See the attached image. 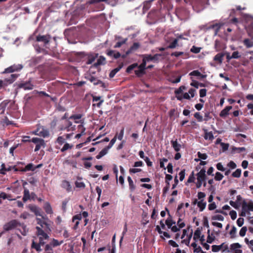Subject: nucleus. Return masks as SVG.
I'll return each mask as SVG.
<instances>
[{
	"mask_svg": "<svg viewBox=\"0 0 253 253\" xmlns=\"http://www.w3.org/2000/svg\"><path fill=\"white\" fill-rule=\"evenodd\" d=\"M31 248L35 249L38 252H40L42 251L40 246V244L36 243L34 240L32 242Z\"/></svg>",
	"mask_w": 253,
	"mask_h": 253,
	"instance_id": "nucleus-37",
	"label": "nucleus"
},
{
	"mask_svg": "<svg viewBox=\"0 0 253 253\" xmlns=\"http://www.w3.org/2000/svg\"><path fill=\"white\" fill-rule=\"evenodd\" d=\"M33 133L43 138L48 137L49 135V132L48 130L43 127L38 128Z\"/></svg>",
	"mask_w": 253,
	"mask_h": 253,
	"instance_id": "nucleus-4",
	"label": "nucleus"
},
{
	"mask_svg": "<svg viewBox=\"0 0 253 253\" xmlns=\"http://www.w3.org/2000/svg\"><path fill=\"white\" fill-rule=\"evenodd\" d=\"M224 219V217L220 214L215 215L211 217V219L213 220H217L219 221H223Z\"/></svg>",
	"mask_w": 253,
	"mask_h": 253,
	"instance_id": "nucleus-55",
	"label": "nucleus"
},
{
	"mask_svg": "<svg viewBox=\"0 0 253 253\" xmlns=\"http://www.w3.org/2000/svg\"><path fill=\"white\" fill-rule=\"evenodd\" d=\"M140 46V44L138 42H134L132 46H130L129 49L126 52V54L128 55L132 51L136 50Z\"/></svg>",
	"mask_w": 253,
	"mask_h": 253,
	"instance_id": "nucleus-19",
	"label": "nucleus"
},
{
	"mask_svg": "<svg viewBox=\"0 0 253 253\" xmlns=\"http://www.w3.org/2000/svg\"><path fill=\"white\" fill-rule=\"evenodd\" d=\"M242 210L245 211H253V202L250 201L247 203L246 201H244L242 203Z\"/></svg>",
	"mask_w": 253,
	"mask_h": 253,
	"instance_id": "nucleus-9",
	"label": "nucleus"
},
{
	"mask_svg": "<svg viewBox=\"0 0 253 253\" xmlns=\"http://www.w3.org/2000/svg\"><path fill=\"white\" fill-rule=\"evenodd\" d=\"M224 56V54L223 53H218L214 57L213 60L221 64L222 62Z\"/></svg>",
	"mask_w": 253,
	"mask_h": 253,
	"instance_id": "nucleus-25",
	"label": "nucleus"
},
{
	"mask_svg": "<svg viewBox=\"0 0 253 253\" xmlns=\"http://www.w3.org/2000/svg\"><path fill=\"white\" fill-rule=\"evenodd\" d=\"M19 76V74H11L9 77L6 78L4 80V81L5 83V84H6L7 86L9 84H12L14 81H16Z\"/></svg>",
	"mask_w": 253,
	"mask_h": 253,
	"instance_id": "nucleus-8",
	"label": "nucleus"
},
{
	"mask_svg": "<svg viewBox=\"0 0 253 253\" xmlns=\"http://www.w3.org/2000/svg\"><path fill=\"white\" fill-rule=\"evenodd\" d=\"M30 210L31 211L34 212L36 215H39L42 217L43 219H45L44 216L42 214L41 209L36 206H32L30 207Z\"/></svg>",
	"mask_w": 253,
	"mask_h": 253,
	"instance_id": "nucleus-11",
	"label": "nucleus"
},
{
	"mask_svg": "<svg viewBox=\"0 0 253 253\" xmlns=\"http://www.w3.org/2000/svg\"><path fill=\"white\" fill-rule=\"evenodd\" d=\"M100 98H101L100 96H93L92 100H93V102H94V101L96 102V101H98L100 100V101L96 104V105H97V106L98 107H100V106L101 105L102 103L104 101L103 100H100Z\"/></svg>",
	"mask_w": 253,
	"mask_h": 253,
	"instance_id": "nucleus-44",
	"label": "nucleus"
},
{
	"mask_svg": "<svg viewBox=\"0 0 253 253\" xmlns=\"http://www.w3.org/2000/svg\"><path fill=\"white\" fill-rule=\"evenodd\" d=\"M72 125V123L69 120H66L64 121V124L60 125L59 126V130H67V131H69L71 130L70 128L71 126Z\"/></svg>",
	"mask_w": 253,
	"mask_h": 253,
	"instance_id": "nucleus-6",
	"label": "nucleus"
},
{
	"mask_svg": "<svg viewBox=\"0 0 253 253\" xmlns=\"http://www.w3.org/2000/svg\"><path fill=\"white\" fill-rule=\"evenodd\" d=\"M127 39H125L123 40L122 41L118 42L116 44L114 45V48H119L121 47L123 44H125L127 41Z\"/></svg>",
	"mask_w": 253,
	"mask_h": 253,
	"instance_id": "nucleus-63",
	"label": "nucleus"
},
{
	"mask_svg": "<svg viewBox=\"0 0 253 253\" xmlns=\"http://www.w3.org/2000/svg\"><path fill=\"white\" fill-rule=\"evenodd\" d=\"M178 45V39H174V41L171 42L169 45L168 46V48L172 49L174 48Z\"/></svg>",
	"mask_w": 253,
	"mask_h": 253,
	"instance_id": "nucleus-51",
	"label": "nucleus"
},
{
	"mask_svg": "<svg viewBox=\"0 0 253 253\" xmlns=\"http://www.w3.org/2000/svg\"><path fill=\"white\" fill-rule=\"evenodd\" d=\"M236 233H237V229L234 226H233L231 230L229 232L230 238L231 239L235 238L237 237Z\"/></svg>",
	"mask_w": 253,
	"mask_h": 253,
	"instance_id": "nucleus-36",
	"label": "nucleus"
},
{
	"mask_svg": "<svg viewBox=\"0 0 253 253\" xmlns=\"http://www.w3.org/2000/svg\"><path fill=\"white\" fill-rule=\"evenodd\" d=\"M142 61H145L146 64V62L153 61L152 55H151V54L143 55Z\"/></svg>",
	"mask_w": 253,
	"mask_h": 253,
	"instance_id": "nucleus-48",
	"label": "nucleus"
},
{
	"mask_svg": "<svg viewBox=\"0 0 253 253\" xmlns=\"http://www.w3.org/2000/svg\"><path fill=\"white\" fill-rule=\"evenodd\" d=\"M214 240L215 237L213 236V233H211V235H208L207 242L209 244H211Z\"/></svg>",
	"mask_w": 253,
	"mask_h": 253,
	"instance_id": "nucleus-53",
	"label": "nucleus"
},
{
	"mask_svg": "<svg viewBox=\"0 0 253 253\" xmlns=\"http://www.w3.org/2000/svg\"><path fill=\"white\" fill-rule=\"evenodd\" d=\"M243 42L247 48H250L253 46V41L249 39H244Z\"/></svg>",
	"mask_w": 253,
	"mask_h": 253,
	"instance_id": "nucleus-31",
	"label": "nucleus"
},
{
	"mask_svg": "<svg viewBox=\"0 0 253 253\" xmlns=\"http://www.w3.org/2000/svg\"><path fill=\"white\" fill-rule=\"evenodd\" d=\"M170 143L172 147L176 152H179L180 150L181 145L177 142V139L175 140H171Z\"/></svg>",
	"mask_w": 253,
	"mask_h": 253,
	"instance_id": "nucleus-16",
	"label": "nucleus"
},
{
	"mask_svg": "<svg viewBox=\"0 0 253 253\" xmlns=\"http://www.w3.org/2000/svg\"><path fill=\"white\" fill-rule=\"evenodd\" d=\"M6 168L5 167V165L4 163H2L1 165V169H0V174L5 175L6 174Z\"/></svg>",
	"mask_w": 253,
	"mask_h": 253,
	"instance_id": "nucleus-64",
	"label": "nucleus"
},
{
	"mask_svg": "<svg viewBox=\"0 0 253 253\" xmlns=\"http://www.w3.org/2000/svg\"><path fill=\"white\" fill-rule=\"evenodd\" d=\"M224 243L221 244L220 245H212L211 246V250L213 252H219L222 248V247L224 246Z\"/></svg>",
	"mask_w": 253,
	"mask_h": 253,
	"instance_id": "nucleus-38",
	"label": "nucleus"
},
{
	"mask_svg": "<svg viewBox=\"0 0 253 253\" xmlns=\"http://www.w3.org/2000/svg\"><path fill=\"white\" fill-rule=\"evenodd\" d=\"M248 229H247V227L246 226H244L243 227L240 232H239V235L241 237H244L246 235V232L247 231Z\"/></svg>",
	"mask_w": 253,
	"mask_h": 253,
	"instance_id": "nucleus-62",
	"label": "nucleus"
},
{
	"mask_svg": "<svg viewBox=\"0 0 253 253\" xmlns=\"http://www.w3.org/2000/svg\"><path fill=\"white\" fill-rule=\"evenodd\" d=\"M18 226L22 228V229H19L22 235L23 236L26 235L28 231V229H27L26 225L23 223H21L20 222V224H18Z\"/></svg>",
	"mask_w": 253,
	"mask_h": 253,
	"instance_id": "nucleus-24",
	"label": "nucleus"
},
{
	"mask_svg": "<svg viewBox=\"0 0 253 253\" xmlns=\"http://www.w3.org/2000/svg\"><path fill=\"white\" fill-rule=\"evenodd\" d=\"M127 181L130 191H133L135 189V186L133 183V180L130 176L127 177Z\"/></svg>",
	"mask_w": 253,
	"mask_h": 253,
	"instance_id": "nucleus-32",
	"label": "nucleus"
},
{
	"mask_svg": "<svg viewBox=\"0 0 253 253\" xmlns=\"http://www.w3.org/2000/svg\"><path fill=\"white\" fill-rule=\"evenodd\" d=\"M63 243V241H58L57 240L53 238L48 244L52 248H55L61 245Z\"/></svg>",
	"mask_w": 253,
	"mask_h": 253,
	"instance_id": "nucleus-23",
	"label": "nucleus"
},
{
	"mask_svg": "<svg viewBox=\"0 0 253 253\" xmlns=\"http://www.w3.org/2000/svg\"><path fill=\"white\" fill-rule=\"evenodd\" d=\"M123 63H121L118 67L112 70L109 74L110 78H113L117 73H118L123 67Z\"/></svg>",
	"mask_w": 253,
	"mask_h": 253,
	"instance_id": "nucleus-18",
	"label": "nucleus"
},
{
	"mask_svg": "<svg viewBox=\"0 0 253 253\" xmlns=\"http://www.w3.org/2000/svg\"><path fill=\"white\" fill-rule=\"evenodd\" d=\"M30 198V195L29 191L27 188H24V195L22 198V200L24 202H26L27 201L29 200Z\"/></svg>",
	"mask_w": 253,
	"mask_h": 253,
	"instance_id": "nucleus-29",
	"label": "nucleus"
},
{
	"mask_svg": "<svg viewBox=\"0 0 253 253\" xmlns=\"http://www.w3.org/2000/svg\"><path fill=\"white\" fill-rule=\"evenodd\" d=\"M241 248V245L238 243H233L230 245L231 250L234 251H235L237 250H238L239 249H240Z\"/></svg>",
	"mask_w": 253,
	"mask_h": 253,
	"instance_id": "nucleus-43",
	"label": "nucleus"
},
{
	"mask_svg": "<svg viewBox=\"0 0 253 253\" xmlns=\"http://www.w3.org/2000/svg\"><path fill=\"white\" fill-rule=\"evenodd\" d=\"M223 175L219 172H216L214 177V179L216 181H220L222 179Z\"/></svg>",
	"mask_w": 253,
	"mask_h": 253,
	"instance_id": "nucleus-60",
	"label": "nucleus"
},
{
	"mask_svg": "<svg viewBox=\"0 0 253 253\" xmlns=\"http://www.w3.org/2000/svg\"><path fill=\"white\" fill-rule=\"evenodd\" d=\"M201 234V230L199 228H198L195 230V231L194 232L193 239L195 241H197V240L199 238H200V237H201L200 236Z\"/></svg>",
	"mask_w": 253,
	"mask_h": 253,
	"instance_id": "nucleus-42",
	"label": "nucleus"
},
{
	"mask_svg": "<svg viewBox=\"0 0 253 253\" xmlns=\"http://www.w3.org/2000/svg\"><path fill=\"white\" fill-rule=\"evenodd\" d=\"M10 67L12 69V70L14 72L20 71L23 68V66L21 64H14L10 66Z\"/></svg>",
	"mask_w": 253,
	"mask_h": 253,
	"instance_id": "nucleus-41",
	"label": "nucleus"
},
{
	"mask_svg": "<svg viewBox=\"0 0 253 253\" xmlns=\"http://www.w3.org/2000/svg\"><path fill=\"white\" fill-rule=\"evenodd\" d=\"M36 229L38 235L42 236L45 239H47L49 238L48 235L40 227L37 226Z\"/></svg>",
	"mask_w": 253,
	"mask_h": 253,
	"instance_id": "nucleus-20",
	"label": "nucleus"
},
{
	"mask_svg": "<svg viewBox=\"0 0 253 253\" xmlns=\"http://www.w3.org/2000/svg\"><path fill=\"white\" fill-rule=\"evenodd\" d=\"M106 54L110 57H113L115 59H118L121 56V54L119 52H116L113 50H108L106 52Z\"/></svg>",
	"mask_w": 253,
	"mask_h": 253,
	"instance_id": "nucleus-14",
	"label": "nucleus"
},
{
	"mask_svg": "<svg viewBox=\"0 0 253 253\" xmlns=\"http://www.w3.org/2000/svg\"><path fill=\"white\" fill-rule=\"evenodd\" d=\"M62 188L66 189L67 191L70 192L72 190V186L70 182L67 180H63L61 184Z\"/></svg>",
	"mask_w": 253,
	"mask_h": 253,
	"instance_id": "nucleus-22",
	"label": "nucleus"
},
{
	"mask_svg": "<svg viewBox=\"0 0 253 253\" xmlns=\"http://www.w3.org/2000/svg\"><path fill=\"white\" fill-rule=\"evenodd\" d=\"M37 223L39 224L43 228L44 226L47 228H49V224L45 221L42 220L41 219L37 218Z\"/></svg>",
	"mask_w": 253,
	"mask_h": 253,
	"instance_id": "nucleus-34",
	"label": "nucleus"
},
{
	"mask_svg": "<svg viewBox=\"0 0 253 253\" xmlns=\"http://www.w3.org/2000/svg\"><path fill=\"white\" fill-rule=\"evenodd\" d=\"M43 209L47 214H51L53 213V211L50 204L48 202H45L43 206Z\"/></svg>",
	"mask_w": 253,
	"mask_h": 253,
	"instance_id": "nucleus-21",
	"label": "nucleus"
},
{
	"mask_svg": "<svg viewBox=\"0 0 253 253\" xmlns=\"http://www.w3.org/2000/svg\"><path fill=\"white\" fill-rule=\"evenodd\" d=\"M44 253H54L53 248L49 244H46L44 248Z\"/></svg>",
	"mask_w": 253,
	"mask_h": 253,
	"instance_id": "nucleus-49",
	"label": "nucleus"
},
{
	"mask_svg": "<svg viewBox=\"0 0 253 253\" xmlns=\"http://www.w3.org/2000/svg\"><path fill=\"white\" fill-rule=\"evenodd\" d=\"M138 64L137 63L132 64L129 66L127 67L126 70V72L127 73H130L132 70H133L135 68L137 67Z\"/></svg>",
	"mask_w": 253,
	"mask_h": 253,
	"instance_id": "nucleus-52",
	"label": "nucleus"
},
{
	"mask_svg": "<svg viewBox=\"0 0 253 253\" xmlns=\"http://www.w3.org/2000/svg\"><path fill=\"white\" fill-rule=\"evenodd\" d=\"M194 116L199 122H201L203 121V117L200 115L199 112L195 113L194 115Z\"/></svg>",
	"mask_w": 253,
	"mask_h": 253,
	"instance_id": "nucleus-61",
	"label": "nucleus"
},
{
	"mask_svg": "<svg viewBox=\"0 0 253 253\" xmlns=\"http://www.w3.org/2000/svg\"><path fill=\"white\" fill-rule=\"evenodd\" d=\"M35 170V168H34V165L32 163H30L28 164L25 168L22 169L21 170V171H34Z\"/></svg>",
	"mask_w": 253,
	"mask_h": 253,
	"instance_id": "nucleus-30",
	"label": "nucleus"
},
{
	"mask_svg": "<svg viewBox=\"0 0 253 253\" xmlns=\"http://www.w3.org/2000/svg\"><path fill=\"white\" fill-rule=\"evenodd\" d=\"M190 76L199 77L203 79L206 77V75L202 74L198 70H194L189 73Z\"/></svg>",
	"mask_w": 253,
	"mask_h": 253,
	"instance_id": "nucleus-27",
	"label": "nucleus"
},
{
	"mask_svg": "<svg viewBox=\"0 0 253 253\" xmlns=\"http://www.w3.org/2000/svg\"><path fill=\"white\" fill-rule=\"evenodd\" d=\"M201 49V47H197L193 45L190 49V51L194 53H198L200 52Z\"/></svg>",
	"mask_w": 253,
	"mask_h": 253,
	"instance_id": "nucleus-56",
	"label": "nucleus"
},
{
	"mask_svg": "<svg viewBox=\"0 0 253 253\" xmlns=\"http://www.w3.org/2000/svg\"><path fill=\"white\" fill-rule=\"evenodd\" d=\"M1 124H2L3 126L4 125H9L12 124V122L10 121H9L8 118L6 116H5L3 118H2L0 121Z\"/></svg>",
	"mask_w": 253,
	"mask_h": 253,
	"instance_id": "nucleus-40",
	"label": "nucleus"
},
{
	"mask_svg": "<svg viewBox=\"0 0 253 253\" xmlns=\"http://www.w3.org/2000/svg\"><path fill=\"white\" fill-rule=\"evenodd\" d=\"M206 169L204 168H202L200 171L197 174V179L198 181L204 182L207 178L206 174Z\"/></svg>",
	"mask_w": 253,
	"mask_h": 253,
	"instance_id": "nucleus-10",
	"label": "nucleus"
},
{
	"mask_svg": "<svg viewBox=\"0 0 253 253\" xmlns=\"http://www.w3.org/2000/svg\"><path fill=\"white\" fill-rule=\"evenodd\" d=\"M206 204V202H204L203 200L198 202V207L199 208L200 211H202L205 209Z\"/></svg>",
	"mask_w": 253,
	"mask_h": 253,
	"instance_id": "nucleus-39",
	"label": "nucleus"
},
{
	"mask_svg": "<svg viewBox=\"0 0 253 253\" xmlns=\"http://www.w3.org/2000/svg\"><path fill=\"white\" fill-rule=\"evenodd\" d=\"M50 36L48 35H38L36 37V41L37 42H43L45 45L48 43L50 40Z\"/></svg>",
	"mask_w": 253,
	"mask_h": 253,
	"instance_id": "nucleus-7",
	"label": "nucleus"
},
{
	"mask_svg": "<svg viewBox=\"0 0 253 253\" xmlns=\"http://www.w3.org/2000/svg\"><path fill=\"white\" fill-rule=\"evenodd\" d=\"M152 1H153V0H149V1H146L144 2L143 8V10H147L148 9H149V8L150 7L151 2Z\"/></svg>",
	"mask_w": 253,
	"mask_h": 253,
	"instance_id": "nucleus-58",
	"label": "nucleus"
},
{
	"mask_svg": "<svg viewBox=\"0 0 253 253\" xmlns=\"http://www.w3.org/2000/svg\"><path fill=\"white\" fill-rule=\"evenodd\" d=\"M98 54L96 53H92L89 54L87 55V61L86 63L87 64H92L95 60V59L97 57Z\"/></svg>",
	"mask_w": 253,
	"mask_h": 253,
	"instance_id": "nucleus-15",
	"label": "nucleus"
},
{
	"mask_svg": "<svg viewBox=\"0 0 253 253\" xmlns=\"http://www.w3.org/2000/svg\"><path fill=\"white\" fill-rule=\"evenodd\" d=\"M34 48L38 53H45L46 51L43 49V48H41L40 47L38 43H35L34 44Z\"/></svg>",
	"mask_w": 253,
	"mask_h": 253,
	"instance_id": "nucleus-33",
	"label": "nucleus"
},
{
	"mask_svg": "<svg viewBox=\"0 0 253 253\" xmlns=\"http://www.w3.org/2000/svg\"><path fill=\"white\" fill-rule=\"evenodd\" d=\"M242 170L240 169H237L234 172H233L232 174V176L233 177L239 178L241 176Z\"/></svg>",
	"mask_w": 253,
	"mask_h": 253,
	"instance_id": "nucleus-47",
	"label": "nucleus"
},
{
	"mask_svg": "<svg viewBox=\"0 0 253 253\" xmlns=\"http://www.w3.org/2000/svg\"><path fill=\"white\" fill-rule=\"evenodd\" d=\"M109 149L106 147L104 148L96 156L97 159H101L103 156L105 155L108 151Z\"/></svg>",
	"mask_w": 253,
	"mask_h": 253,
	"instance_id": "nucleus-28",
	"label": "nucleus"
},
{
	"mask_svg": "<svg viewBox=\"0 0 253 253\" xmlns=\"http://www.w3.org/2000/svg\"><path fill=\"white\" fill-rule=\"evenodd\" d=\"M166 224L167 225L168 228L170 229L172 226L173 224H175V222L173 221L171 218H168L165 221Z\"/></svg>",
	"mask_w": 253,
	"mask_h": 253,
	"instance_id": "nucleus-46",
	"label": "nucleus"
},
{
	"mask_svg": "<svg viewBox=\"0 0 253 253\" xmlns=\"http://www.w3.org/2000/svg\"><path fill=\"white\" fill-rule=\"evenodd\" d=\"M146 65L145 61H142V63L138 66L139 69L135 70V74L137 77H140L145 74V70L146 69Z\"/></svg>",
	"mask_w": 253,
	"mask_h": 253,
	"instance_id": "nucleus-5",
	"label": "nucleus"
},
{
	"mask_svg": "<svg viewBox=\"0 0 253 253\" xmlns=\"http://www.w3.org/2000/svg\"><path fill=\"white\" fill-rule=\"evenodd\" d=\"M245 242L248 245L249 249L253 252V239L250 240L248 238H246L244 239Z\"/></svg>",
	"mask_w": 253,
	"mask_h": 253,
	"instance_id": "nucleus-35",
	"label": "nucleus"
},
{
	"mask_svg": "<svg viewBox=\"0 0 253 253\" xmlns=\"http://www.w3.org/2000/svg\"><path fill=\"white\" fill-rule=\"evenodd\" d=\"M204 138L205 139H209L212 140L214 138V137L212 132H206Z\"/></svg>",
	"mask_w": 253,
	"mask_h": 253,
	"instance_id": "nucleus-50",
	"label": "nucleus"
},
{
	"mask_svg": "<svg viewBox=\"0 0 253 253\" xmlns=\"http://www.w3.org/2000/svg\"><path fill=\"white\" fill-rule=\"evenodd\" d=\"M19 87L20 88H22L25 90L26 89H32L33 88L34 85L31 84V81H29L28 82H25L24 83H21L19 85Z\"/></svg>",
	"mask_w": 253,
	"mask_h": 253,
	"instance_id": "nucleus-13",
	"label": "nucleus"
},
{
	"mask_svg": "<svg viewBox=\"0 0 253 253\" xmlns=\"http://www.w3.org/2000/svg\"><path fill=\"white\" fill-rule=\"evenodd\" d=\"M106 64V58L103 56H100L98 58V59L97 60V62L95 63L93 65V66L95 67H97L98 66L101 65H105Z\"/></svg>",
	"mask_w": 253,
	"mask_h": 253,
	"instance_id": "nucleus-17",
	"label": "nucleus"
},
{
	"mask_svg": "<svg viewBox=\"0 0 253 253\" xmlns=\"http://www.w3.org/2000/svg\"><path fill=\"white\" fill-rule=\"evenodd\" d=\"M65 140L66 139H65L63 136H58L56 139V142L59 145H62L65 143Z\"/></svg>",
	"mask_w": 253,
	"mask_h": 253,
	"instance_id": "nucleus-59",
	"label": "nucleus"
},
{
	"mask_svg": "<svg viewBox=\"0 0 253 253\" xmlns=\"http://www.w3.org/2000/svg\"><path fill=\"white\" fill-rule=\"evenodd\" d=\"M31 141L36 144V147L35 148V152L39 151L42 147H44L45 145L44 140L42 138L33 137L31 139Z\"/></svg>",
	"mask_w": 253,
	"mask_h": 253,
	"instance_id": "nucleus-2",
	"label": "nucleus"
},
{
	"mask_svg": "<svg viewBox=\"0 0 253 253\" xmlns=\"http://www.w3.org/2000/svg\"><path fill=\"white\" fill-rule=\"evenodd\" d=\"M85 79L89 81L91 83H93V84L95 85H100V86L103 88L105 87V84L95 77L89 75L87 76H85Z\"/></svg>",
	"mask_w": 253,
	"mask_h": 253,
	"instance_id": "nucleus-3",
	"label": "nucleus"
},
{
	"mask_svg": "<svg viewBox=\"0 0 253 253\" xmlns=\"http://www.w3.org/2000/svg\"><path fill=\"white\" fill-rule=\"evenodd\" d=\"M117 134H116L115 135V136L114 137V138L113 139H112V140L110 141L109 145L107 146H106V147L108 149H110L113 146V145L114 144V143H115L116 139H117Z\"/></svg>",
	"mask_w": 253,
	"mask_h": 253,
	"instance_id": "nucleus-57",
	"label": "nucleus"
},
{
	"mask_svg": "<svg viewBox=\"0 0 253 253\" xmlns=\"http://www.w3.org/2000/svg\"><path fill=\"white\" fill-rule=\"evenodd\" d=\"M232 109V106H227L219 113V116L222 118H225L229 114V111Z\"/></svg>",
	"mask_w": 253,
	"mask_h": 253,
	"instance_id": "nucleus-12",
	"label": "nucleus"
},
{
	"mask_svg": "<svg viewBox=\"0 0 253 253\" xmlns=\"http://www.w3.org/2000/svg\"><path fill=\"white\" fill-rule=\"evenodd\" d=\"M156 230L160 234H163L165 237L167 238H170V235L168 232L165 231H163L161 230V227L159 225H157L156 227Z\"/></svg>",
	"mask_w": 253,
	"mask_h": 253,
	"instance_id": "nucleus-26",
	"label": "nucleus"
},
{
	"mask_svg": "<svg viewBox=\"0 0 253 253\" xmlns=\"http://www.w3.org/2000/svg\"><path fill=\"white\" fill-rule=\"evenodd\" d=\"M72 147H73L72 145H71L69 143H66L64 145L63 147L61 148V151L62 152H64L69 149H72Z\"/></svg>",
	"mask_w": 253,
	"mask_h": 253,
	"instance_id": "nucleus-45",
	"label": "nucleus"
},
{
	"mask_svg": "<svg viewBox=\"0 0 253 253\" xmlns=\"http://www.w3.org/2000/svg\"><path fill=\"white\" fill-rule=\"evenodd\" d=\"M18 224H20V222L16 219H13L6 223L3 226L4 232L5 231H8L12 229L15 228L18 226Z\"/></svg>",
	"mask_w": 253,
	"mask_h": 253,
	"instance_id": "nucleus-1",
	"label": "nucleus"
},
{
	"mask_svg": "<svg viewBox=\"0 0 253 253\" xmlns=\"http://www.w3.org/2000/svg\"><path fill=\"white\" fill-rule=\"evenodd\" d=\"M186 87L184 85L180 86L177 89L174 91V93L176 95H178L179 94L182 93L183 90L186 89Z\"/></svg>",
	"mask_w": 253,
	"mask_h": 253,
	"instance_id": "nucleus-54",
	"label": "nucleus"
}]
</instances>
